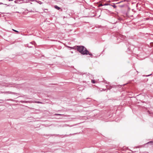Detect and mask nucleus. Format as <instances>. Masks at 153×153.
Wrapping results in <instances>:
<instances>
[{"instance_id": "obj_5", "label": "nucleus", "mask_w": 153, "mask_h": 153, "mask_svg": "<svg viewBox=\"0 0 153 153\" xmlns=\"http://www.w3.org/2000/svg\"><path fill=\"white\" fill-rule=\"evenodd\" d=\"M150 45L151 47L153 46V42H151L150 43Z\"/></svg>"}, {"instance_id": "obj_7", "label": "nucleus", "mask_w": 153, "mask_h": 153, "mask_svg": "<svg viewBox=\"0 0 153 153\" xmlns=\"http://www.w3.org/2000/svg\"><path fill=\"white\" fill-rule=\"evenodd\" d=\"M91 82L93 83H95V82L94 80H91Z\"/></svg>"}, {"instance_id": "obj_6", "label": "nucleus", "mask_w": 153, "mask_h": 153, "mask_svg": "<svg viewBox=\"0 0 153 153\" xmlns=\"http://www.w3.org/2000/svg\"><path fill=\"white\" fill-rule=\"evenodd\" d=\"M148 143H150L152 145H153V142H150Z\"/></svg>"}, {"instance_id": "obj_12", "label": "nucleus", "mask_w": 153, "mask_h": 153, "mask_svg": "<svg viewBox=\"0 0 153 153\" xmlns=\"http://www.w3.org/2000/svg\"><path fill=\"white\" fill-rule=\"evenodd\" d=\"M105 5H107V4H105Z\"/></svg>"}, {"instance_id": "obj_4", "label": "nucleus", "mask_w": 153, "mask_h": 153, "mask_svg": "<svg viewBox=\"0 0 153 153\" xmlns=\"http://www.w3.org/2000/svg\"><path fill=\"white\" fill-rule=\"evenodd\" d=\"M114 8H116L117 7V6L115 5H111Z\"/></svg>"}, {"instance_id": "obj_11", "label": "nucleus", "mask_w": 153, "mask_h": 153, "mask_svg": "<svg viewBox=\"0 0 153 153\" xmlns=\"http://www.w3.org/2000/svg\"><path fill=\"white\" fill-rule=\"evenodd\" d=\"M13 0H9V1H13Z\"/></svg>"}, {"instance_id": "obj_3", "label": "nucleus", "mask_w": 153, "mask_h": 153, "mask_svg": "<svg viewBox=\"0 0 153 153\" xmlns=\"http://www.w3.org/2000/svg\"><path fill=\"white\" fill-rule=\"evenodd\" d=\"M54 7L56 9L58 10H59L60 9V8L56 5Z\"/></svg>"}, {"instance_id": "obj_1", "label": "nucleus", "mask_w": 153, "mask_h": 153, "mask_svg": "<svg viewBox=\"0 0 153 153\" xmlns=\"http://www.w3.org/2000/svg\"><path fill=\"white\" fill-rule=\"evenodd\" d=\"M77 49L78 51L82 54H88L90 56L92 55V54L91 53H89L87 49L83 46H77Z\"/></svg>"}, {"instance_id": "obj_9", "label": "nucleus", "mask_w": 153, "mask_h": 153, "mask_svg": "<svg viewBox=\"0 0 153 153\" xmlns=\"http://www.w3.org/2000/svg\"><path fill=\"white\" fill-rule=\"evenodd\" d=\"M103 6V5L102 4H100L99 5V7H100Z\"/></svg>"}, {"instance_id": "obj_10", "label": "nucleus", "mask_w": 153, "mask_h": 153, "mask_svg": "<svg viewBox=\"0 0 153 153\" xmlns=\"http://www.w3.org/2000/svg\"><path fill=\"white\" fill-rule=\"evenodd\" d=\"M122 1L120 2H118V3H120Z\"/></svg>"}, {"instance_id": "obj_2", "label": "nucleus", "mask_w": 153, "mask_h": 153, "mask_svg": "<svg viewBox=\"0 0 153 153\" xmlns=\"http://www.w3.org/2000/svg\"><path fill=\"white\" fill-rule=\"evenodd\" d=\"M22 1L21 0H16L14 1V2L15 3L18 4L19 3V2Z\"/></svg>"}, {"instance_id": "obj_8", "label": "nucleus", "mask_w": 153, "mask_h": 153, "mask_svg": "<svg viewBox=\"0 0 153 153\" xmlns=\"http://www.w3.org/2000/svg\"><path fill=\"white\" fill-rule=\"evenodd\" d=\"M12 30H13L15 32H17V33H18L19 32L18 31H17L16 30H15L14 29H13Z\"/></svg>"}]
</instances>
